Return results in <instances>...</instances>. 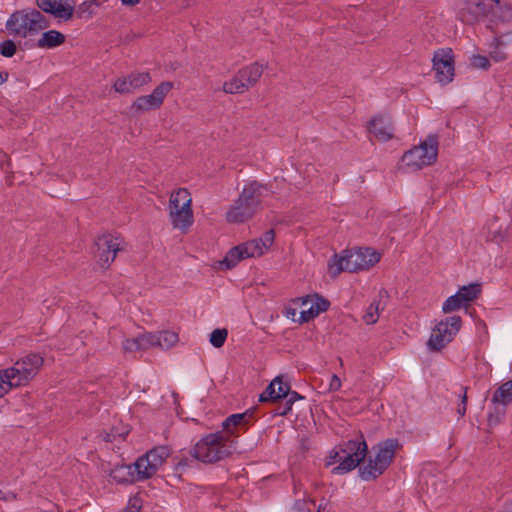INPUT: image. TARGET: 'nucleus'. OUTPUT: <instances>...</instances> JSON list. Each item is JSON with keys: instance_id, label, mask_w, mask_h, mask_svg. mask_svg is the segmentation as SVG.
Listing matches in <instances>:
<instances>
[{"instance_id": "6e6d98bb", "label": "nucleus", "mask_w": 512, "mask_h": 512, "mask_svg": "<svg viewBox=\"0 0 512 512\" xmlns=\"http://www.w3.org/2000/svg\"><path fill=\"white\" fill-rule=\"evenodd\" d=\"M491 1L494 2L496 5L500 4V0H491Z\"/></svg>"}, {"instance_id": "c85d7f7f", "label": "nucleus", "mask_w": 512, "mask_h": 512, "mask_svg": "<svg viewBox=\"0 0 512 512\" xmlns=\"http://www.w3.org/2000/svg\"><path fill=\"white\" fill-rule=\"evenodd\" d=\"M248 90L244 84L239 73H237L232 79L224 82L223 91L228 94H239Z\"/></svg>"}, {"instance_id": "a18cd8bd", "label": "nucleus", "mask_w": 512, "mask_h": 512, "mask_svg": "<svg viewBox=\"0 0 512 512\" xmlns=\"http://www.w3.org/2000/svg\"><path fill=\"white\" fill-rule=\"evenodd\" d=\"M12 388L8 379H6V376L3 374V370H0V398L7 394Z\"/></svg>"}, {"instance_id": "4468645a", "label": "nucleus", "mask_w": 512, "mask_h": 512, "mask_svg": "<svg viewBox=\"0 0 512 512\" xmlns=\"http://www.w3.org/2000/svg\"><path fill=\"white\" fill-rule=\"evenodd\" d=\"M41 12L52 14L62 20H70L74 14V3L72 0H36Z\"/></svg>"}, {"instance_id": "7ed1b4c3", "label": "nucleus", "mask_w": 512, "mask_h": 512, "mask_svg": "<svg viewBox=\"0 0 512 512\" xmlns=\"http://www.w3.org/2000/svg\"><path fill=\"white\" fill-rule=\"evenodd\" d=\"M380 255L371 248H359L357 250H345L340 255H335L329 263V272L337 276L341 272H357L367 270L378 263Z\"/></svg>"}, {"instance_id": "423d86ee", "label": "nucleus", "mask_w": 512, "mask_h": 512, "mask_svg": "<svg viewBox=\"0 0 512 512\" xmlns=\"http://www.w3.org/2000/svg\"><path fill=\"white\" fill-rule=\"evenodd\" d=\"M274 240L275 232L273 229H269L260 238L253 239L230 249L221 264L225 266L226 269H231L243 259L262 256L269 250Z\"/></svg>"}, {"instance_id": "39448f33", "label": "nucleus", "mask_w": 512, "mask_h": 512, "mask_svg": "<svg viewBox=\"0 0 512 512\" xmlns=\"http://www.w3.org/2000/svg\"><path fill=\"white\" fill-rule=\"evenodd\" d=\"M400 447L399 441L389 438L377 444L374 457L370 456L366 464L359 468V476L364 481L378 478L392 463L396 450Z\"/></svg>"}, {"instance_id": "4d7b16f0", "label": "nucleus", "mask_w": 512, "mask_h": 512, "mask_svg": "<svg viewBox=\"0 0 512 512\" xmlns=\"http://www.w3.org/2000/svg\"><path fill=\"white\" fill-rule=\"evenodd\" d=\"M3 495H4V492L2 490H0V499L3 500Z\"/></svg>"}, {"instance_id": "b1692460", "label": "nucleus", "mask_w": 512, "mask_h": 512, "mask_svg": "<svg viewBox=\"0 0 512 512\" xmlns=\"http://www.w3.org/2000/svg\"><path fill=\"white\" fill-rule=\"evenodd\" d=\"M265 66L255 62L247 67H244L238 71L240 78L244 81L247 89L254 86L263 74Z\"/></svg>"}, {"instance_id": "412c9836", "label": "nucleus", "mask_w": 512, "mask_h": 512, "mask_svg": "<svg viewBox=\"0 0 512 512\" xmlns=\"http://www.w3.org/2000/svg\"><path fill=\"white\" fill-rule=\"evenodd\" d=\"M152 333H143L134 338H127L122 343L125 352L144 351L152 348Z\"/></svg>"}, {"instance_id": "13d9d810", "label": "nucleus", "mask_w": 512, "mask_h": 512, "mask_svg": "<svg viewBox=\"0 0 512 512\" xmlns=\"http://www.w3.org/2000/svg\"><path fill=\"white\" fill-rule=\"evenodd\" d=\"M0 153L3 155V157H7L5 153H3L2 151H0Z\"/></svg>"}, {"instance_id": "3c124183", "label": "nucleus", "mask_w": 512, "mask_h": 512, "mask_svg": "<svg viewBox=\"0 0 512 512\" xmlns=\"http://www.w3.org/2000/svg\"><path fill=\"white\" fill-rule=\"evenodd\" d=\"M17 496L14 492H7V493H4L3 495V500L4 501H14L16 500Z\"/></svg>"}, {"instance_id": "49530a36", "label": "nucleus", "mask_w": 512, "mask_h": 512, "mask_svg": "<svg viewBox=\"0 0 512 512\" xmlns=\"http://www.w3.org/2000/svg\"><path fill=\"white\" fill-rule=\"evenodd\" d=\"M341 456V446L339 447V451H332L330 455L326 458V466H331L336 462L340 463Z\"/></svg>"}, {"instance_id": "2eb2a0df", "label": "nucleus", "mask_w": 512, "mask_h": 512, "mask_svg": "<svg viewBox=\"0 0 512 512\" xmlns=\"http://www.w3.org/2000/svg\"><path fill=\"white\" fill-rule=\"evenodd\" d=\"M329 305V301L325 300L324 298L318 295L307 296L302 301V306L304 308L300 311L298 322H309L310 320L317 317L320 313L326 311L329 308Z\"/></svg>"}, {"instance_id": "37998d69", "label": "nucleus", "mask_w": 512, "mask_h": 512, "mask_svg": "<svg viewBox=\"0 0 512 512\" xmlns=\"http://www.w3.org/2000/svg\"><path fill=\"white\" fill-rule=\"evenodd\" d=\"M142 507V501L138 497H132L128 501L127 507L124 509L123 512H140V509Z\"/></svg>"}, {"instance_id": "7c9ffc66", "label": "nucleus", "mask_w": 512, "mask_h": 512, "mask_svg": "<svg viewBox=\"0 0 512 512\" xmlns=\"http://www.w3.org/2000/svg\"><path fill=\"white\" fill-rule=\"evenodd\" d=\"M133 90L147 85L151 82V76L148 72H133L128 75Z\"/></svg>"}, {"instance_id": "ea45409f", "label": "nucleus", "mask_w": 512, "mask_h": 512, "mask_svg": "<svg viewBox=\"0 0 512 512\" xmlns=\"http://www.w3.org/2000/svg\"><path fill=\"white\" fill-rule=\"evenodd\" d=\"M459 400L460 403L457 408V413L460 417H463L466 413L467 407V387H460Z\"/></svg>"}, {"instance_id": "6e6552de", "label": "nucleus", "mask_w": 512, "mask_h": 512, "mask_svg": "<svg viewBox=\"0 0 512 512\" xmlns=\"http://www.w3.org/2000/svg\"><path fill=\"white\" fill-rule=\"evenodd\" d=\"M438 152V137L429 135L418 146L410 149L403 155V162L412 170H419L436 161Z\"/></svg>"}, {"instance_id": "4c0bfd02", "label": "nucleus", "mask_w": 512, "mask_h": 512, "mask_svg": "<svg viewBox=\"0 0 512 512\" xmlns=\"http://www.w3.org/2000/svg\"><path fill=\"white\" fill-rule=\"evenodd\" d=\"M113 88L116 92L120 93V94H128V93H131L133 92V88L131 86V83H130V80L127 77H121V78H118L114 84H113Z\"/></svg>"}, {"instance_id": "5fc2aeb1", "label": "nucleus", "mask_w": 512, "mask_h": 512, "mask_svg": "<svg viewBox=\"0 0 512 512\" xmlns=\"http://www.w3.org/2000/svg\"><path fill=\"white\" fill-rule=\"evenodd\" d=\"M326 506H323L322 504L319 505L317 512H323L325 510Z\"/></svg>"}, {"instance_id": "9d476101", "label": "nucleus", "mask_w": 512, "mask_h": 512, "mask_svg": "<svg viewBox=\"0 0 512 512\" xmlns=\"http://www.w3.org/2000/svg\"><path fill=\"white\" fill-rule=\"evenodd\" d=\"M462 325L460 316H449L441 320L433 329L427 346L431 351H440L450 343Z\"/></svg>"}, {"instance_id": "bb28decb", "label": "nucleus", "mask_w": 512, "mask_h": 512, "mask_svg": "<svg viewBox=\"0 0 512 512\" xmlns=\"http://www.w3.org/2000/svg\"><path fill=\"white\" fill-rule=\"evenodd\" d=\"M492 403L507 407L512 402V379L503 383L495 390L492 396Z\"/></svg>"}, {"instance_id": "1a4fd4ad", "label": "nucleus", "mask_w": 512, "mask_h": 512, "mask_svg": "<svg viewBox=\"0 0 512 512\" xmlns=\"http://www.w3.org/2000/svg\"><path fill=\"white\" fill-rule=\"evenodd\" d=\"M367 449L364 439L349 440L341 444L340 463L332 469V473L342 475L355 469L365 459Z\"/></svg>"}, {"instance_id": "c03bdc74", "label": "nucleus", "mask_w": 512, "mask_h": 512, "mask_svg": "<svg viewBox=\"0 0 512 512\" xmlns=\"http://www.w3.org/2000/svg\"><path fill=\"white\" fill-rule=\"evenodd\" d=\"M490 58L495 62L504 61L507 58V53L498 44L493 50L490 51Z\"/></svg>"}, {"instance_id": "393cba45", "label": "nucleus", "mask_w": 512, "mask_h": 512, "mask_svg": "<svg viewBox=\"0 0 512 512\" xmlns=\"http://www.w3.org/2000/svg\"><path fill=\"white\" fill-rule=\"evenodd\" d=\"M2 370L13 388L25 386L31 381L29 377L22 372L19 360H17L12 367Z\"/></svg>"}, {"instance_id": "de8ad7c7", "label": "nucleus", "mask_w": 512, "mask_h": 512, "mask_svg": "<svg viewBox=\"0 0 512 512\" xmlns=\"http://www.w3.org/2000/svg\"><path fill=\"white\" fill-rule=\"evenodd\" d=\"M341 388V380L340 378L333 374L329 383V391H338Z\"/></svg>"}, {"instance_id": "4be33fe9", "label": "nucleus", "mask_w": 512, "mask_h": 512, "mask_svg": "<svg viewBox=\"0 0 512 512\" xmlns=\"http://www.w3.org/2000/svg\"><path fill=\"white\" fill-rule=\"evenodd\" d=\"M22 372L32 380L39 372L44 363L41 355L30 353L19 359Z\"/></svg>"}, {"instance_id": "cd10ccee", "label": "nucleus", "mask_w": 512, "mask_h": 512, "mask_svg": "<svg viewBox=\"0 0 512 512\" xmlns=\"http://www.w3.org/2000/svg\"><path fill=\"white\" fill-rule=\"evenodd\" d=\"M382 298V295H379ZM385 305L382 300H374L366 309L363 319L366 324H375L380 316V311L384 310Z\"/></svg>"}, {"instance_id": "f8f14e48", "label": "nucleus", "mask_w": 512, "mask_h": 512, "mask_svg": "<svg viewBox=\"0 0 512 512\" xmlns=\"http://www.w3.org/2000/svg\"><path fill=\"white\" fill-rule=\"evenodd\" d=\"M173 83L169 81L161 82L149 95L138 97L131 105V110L135 113H142L149 110H155L161 107L167 94L172 90Z\"/></svg>"}, {"instance_id": "9b49d317", "label": "nucleus", "mask_w": 512, "mask_h": 512, "mask_svg": "<svg viewBox=\"0 0 512 512\" xmlns=\"http://www.w3.org/2000/svg\"><path fill=\"white\" fill-rule=\"evenodd\" d=\"M95 244L100 265L108 268L115 260L117 253L124 248L125 241L118 235L104 234L97 238Z\"/></svg>"}, {"instance_id": "a878e982", "label": "nucleus", "mask_w": 512, "mask_h": 512, "mask_svg": "<svg viewBox=\"0 0 512 512\" xmlns=\"http://www.w3.org/2000/svg\"><path fill=\"white\" fill-rule=\"evenodd\" d=\"M152 337V348L159 347L161 349H170L179 340L178 334H176L173 331H162L158 333H152Z\"/></svg>"}, {"instance_id": "79ce46f5", "label": "nucleus", "mask_w": 512, "mask_h": 512, "mask_svg": "<svg viewBox=\"0 0 512 512\" xmlns=\"http://www.w3.org/2000/svg\"><path fill=\"white\" fill-rule=\"evenodd\" d=\"M471 64L476 68L482 69H487L490 65L488 58L482 55H474L471 58Z\"/></svg>"}, {"instance_id": "e433bc0d", "label": "nucleus", "mask_w": 512, "mask_h": 512, "mask_svg": "<svg viewBox=\"0 0 512 512\" xmlns=\"http://www.w3.org/2000/svg\"><path fill=\"white\" fill-rule=\"evenodd\" d=\"M227 330L226 329H215L210 334V343L215 348H220L224 345L225 340L227 338Z\"/></svg>"}, {"instance_id": "ddd939ff", "label": "nucleus", "mask_w": 512, "mask_h": 512, "mask_svg": "<svg viewBox=\"0 0 512 512\" xmlns=\"http://www.w3.org/2000/svg\"><path fill=\"white\" fill-rule=\"evenodd\" d=\"M433 69L439 83L446 85L453 80L454 65L451 50H438L434 53Z\"/></svg>"}, {"instance_id": "8fccbe9b", "label": "nucleus", "mask_w": 512, "mask_h": 512, "mask_svg": "<svg viewBox=\"0 0 512 512\" xmlns=\"http://www.w3.org/2000/svg\"><path fill=\"white\" fill-rule=\"evenodd\" d=\"M285 316L293 321L298 322V319H296V316H297L296 308H292V307L285 308Z\"/></svg>"}, {"instance_id": "72a5a7b5", "label": "nucleus", "mask_w": 512, "mask_h": 512, "mask_svg": "<svg viewBox=\"0 0 512 512\" xmlns=\"http://www.w3.org/2000/svg\"><path fill=\"white\" fill-rule=\"evenodd\" d=\"M96 5L95 1H85L82 4L78 6V8L74 12L76 14V17L79 19H90L94 12L92 10V7Z\"/></svg>"}, {"instance_id": "6ab92c4d", "label": "nucleus", "mask_w": 512, "mask_h": 512, "mask_svg": "<svg viewBox=\"0 0 512 512\" xmlns=\"http://www.w3.org/2000/svg\"><path fill=\"white\" fill-rule=\"evenodd\" d=\"M487 14L488 9L484 0H479L476 2H469L465 8L461 9L459 17L462 22L473 24L487 16Z\"/></svg>"}, {"instance_id": "c9c22d12", "label": "nucleus", "mask_w": 512, "mask_h": 512, "mask_svg": "<svg viewBox=\"0 0 512 512\" xmlns=\"http://www.w3.org/2000/svg\"><path fill=\"white\" fill-rule=\"evenodd\" d=\"M247 414H232L229 417H227L222 426L224 430L230 431L231 427H238L242 425L246 421Z\"/></svg>"}, {"instance_id": "f3484780", "label": "nucleus", "mask_w": 512, "mask_h": 512, "mask_svg": "<svg viewBox=\"0 0 512 512\" xmlns=\"http://www.w3.org/2000/svg\"><path fill=\"white\" fill-rule=\"evenodd\" d=\"M369 132L380 142H387L394 136V128L390 117L378 115L369 122Z\"/></svg>"}, {"instance_id": "aec40b11", "label": "nucleus", "mask_w": 512, "mask_h": 512, "mask_svg": "<svg viewBox=\"0 0 512 512\" xmlns=\"http://www.w3.org/2000/svg\"><path fill=\"white\" fill-rule=\"evenodd\" d=\"M289 389L290 386L287 383L283 382L280 377H276L260 395L259 400L261 402H267L284 399Z\"/></svg>"}, {"instance_id": "a211bd4d", "label": "nucleus", "mask_w": 512, "mask_h": 512, "mask_svg": "<svg viewBox=\"0 0 512 512\" xmlns=\"http://www.w3.org/2000/svg\"><path fill=\"white\" fill-rule=\"evenodd\" d=\"M257 211L249 206L241 197L234 202L226 213V220L229 223H243L249 220Z\"/></svg>"}, {"instance_id": "dca6fc26", "label": "nucleus", "mask_w": 512, "mask_h": 512, "mask_svg": "<svg viewBox=\"0 0 512 512\" xmlns=\"http://www.w3.org/2000/svg\"><path fill=\"white\" fill-rule=\"evenodd\" d=\"M270 191L267 186L251 181L246 184L243 191L239 195L249 206L258 211L261 206L262 200L269 195Z\"/></svg>"}, {"instance_id": "0eeeda50", "label": "nucleus", "mask_w": 512, "mask_h": 512, "mask_svg": "<svg viewBox=\"0 0 512 512\" xmlns=\"http://www.w3.org/2000/svg\"><path fill=\"white\" fill-rule=\"evenodd\" d=\"M191 195L186 188L173 191L169 199V218L172 226L186 232L193 224Z\"/></svg>"}, {"instance_id": "473e14b6", "label": "nucleus", "mask_w": 512, "mask_h": 512, "mask_svg": "<svg viewBox=\"0 0 512 512\" xmlns=\"http://www.w3.org/2000/svg\"><path fill=\"white\" fill-rule=\"evenodd\" d=\"M302 397L295 391H290L287 393V395L284 397L285 399V404L283 407H279L276 411V414L277 415H281V416H284L286 414H288L291 409H292V405L295 401H297L298 399H301Z\"/></svg>"}, {"instance_id": "2f4dec72", "label": "nucleus", "mask_w": 512, "mask_h": 512, "mask_svg": "<svg viewBox=\"0 0 512 512\" xmlns=\"http://www.w3.org/2000/svg\"><path fill=\"white\" fill-rule=\"evenodd\" d=\"M466 303L462 301L461 297L456 293L446 299L443 303L442 310L444 313H450L464 307Z\"/></svg>"}, {"instance_id": "c756f323", "label": "nucleus", "mask_w": 512, "mask_h": 512, "mask_svg": "<svg viewBox=\"0 0 512 512\" xmlns=\"http://www.w3.org/2000/svg\"><path fill=\"white\" fill-rule=\"evenodd\" d=\"M480 292L481 288L479 284H469L467 286L461 287L457 294L461 297L462 301L467 304L468 302L476 299Z\"/></svg>"}, {"instance_id": "a19ab883", "label": "nucleus", "mask_w": 512, "mask_h": 512, "mask_svg": "<svg viewBox=\"0 0 512 512\" xmlns=\"http://www.w3.org/2000/svg\"><path fill=\"white\" fill-rule=\"evenodd\" d=\"M310 505H314V501L308 499H303V500H297L292 509L296 512H305V511H310Z\"/></svg>"}, {"instance_id": "f03ea898", "label": "nucleus", "mask_w": 512, "mask_h": 512, "mask_svg": "<svg viewBox=\"0 0 512 512\" xmlns=\"http://www.w3.org/2000/svg\"><path fill=\"white\" fill-rule=\"evenodd\" d=\"M49 25V20L40 10L28 7L13 12L7 19L5 28L14 38L28 39L38 35Z\"/></svg>"}, {"instance_id": "f257e3e1", "label": "nucleus", "mask_w": 512, "mask_h": 512, "mask_svg": "<svg viewBox=\"0 0 512 512\" xmlns=\"http://www.w3.org/2000/svg\"><path fill=\"white\" fill-rule=\"evenodd\" d=\"M169 456V450L160 446L139 457L133 464L116 467L112 477L119 483L143 481L152 477Z\"/></svg>"}, {"instance_id": "603ef678", "label": "nucleus", "mask_w": 512, "mask_h": 512, "mask_svg": "<svg viewBox=\"0 0 512 512\" xmlns=\"http://www.w3.org/2000/svg\"><path fill=\"white\" fill-rule=\"evenodd\" d=\"M121 2L123 5H126V6H135L136 4H138L140 2V0H121Z\"/></svg>"}, {"instance_id": "f704fd0d", "label": "nucleus", "mask_w": 512, "mask_h": 512, "mask_svg": "<svg viewBox=\"0 0 512 512\" xmlns=\"http://www.w3.org/2000/svg\"><path fill=\"white\" fill-rule=\"evenodd\" d=\"M506 413V407L494 404V409L488 415V424L490 427L499 424Z\"/></svg>"}, {"instance_id": "20e7f679", "label": "nucleus", "mask_w": 512, "mask_h": 512, "mask_svg": "<svg viewBox=\"0 0 512 512\" xmlns=\"http://www.w3.org/2000/svg\"><path fill=\"white\" fill-rule=\"evenodd\" d=\"M232 452L229 436L223 432L210 433L202 437L192 448L191 455L203 463L223 460Z\"/></svg>"}, {"instance_id": "5701e85b", "label": "nucleus", "mask_w": 512, "mask_h": 512, "mask_svg": "<svg viewBox=\"0 0 512 512\" xmlns=\"http://www.w3.org/2000/svg\"><path fill=\"white\" fill-rule=\"evenodd\" d=\"M66 41V36L57 30L43 32L37 40L36 47L42 49H53L61 46Z\"/></svg>"}, {"instance_id": "09e8293b", "label": "nucleus", "mask_w": 512, "mask_h": 512, "mask_svg": "<svg viewBox=\"0 0 512 512\" xmlns=\"http://www.w3.org/2000/svg\"><path fill=\"white\" fill-rule=\"evenodd\" d=\"M502 9H503V11H502L501 20L502 21H509L512 18V7L506 5Z\"/></svg>"}, {"instance_id": "864d4df0", "label": "nucleus", "mask_w": 512, "mask_h": 512, "mask_svg": "<svg viewBox=\"0 0 512 512\" xmlns=\"http://www.w3.org/2000/svg\"><path fill=\"white\" fill-rule=\"evenodd\" d=\"M9 74L8 72H1L0 73V85L5 83L8 80Z\"/></svg>"}, {"instance_id": "58836bf2", "label": "nucleus", "mask_w": 512, "mask_h": 512, "mask_svg": "<svg viewBox=\"0 0 512 512\" xmlns=\"http://www.w3.org/2000/svg\"><path fill=\"white\" fill-rule=\"evenodd\" d=\"M16 44L13 40L7 39L0 43V54L4 57H13L16 53Z\"/></svg>"}]
</instances>
